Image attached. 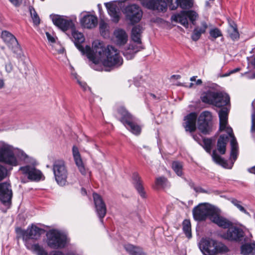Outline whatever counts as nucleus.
I'll return each mask as SVG.
<instances>
[{
    "label": "nucleus",
    "mask_w": 255,
    "mask_h": 255,
    "mask_svg": "<svg viewBox=\"0 0 255 255\" xmlns=\"http://www.w3.org/2000/svg\"><path fill=\"white\" fill-rule=\"evenodd\" d=\"M176 5L171 4L169 6L171 10L176 9L178 6L183 9H189L193 5V0H176Z\"/></svg>",
    "instance_id": "bb28decb"
},
{
    "label": "nucleus",
    "mask_w": 255,
    "mask_h": 255,
    "mask_svg": "<svg viewBox=\"0 0 255 255\" xmlns=\"http://www.w3.org/2000/svg\"><path fill=\"white\" fill-rule=\"evenodd\" d=\"M47 245L52 249H62L66 246V236L55 230L49 231L47 234Z\"/></svg>",
    "instance_id": "423d86ee"
},
{
    "label": "nucleus",
    "mask_w": 255,
    "mask_h": 255,
    "mask_svg": "<svg viewBox=\"0 0 255 255\" xmlns=\"http://www.w3.org/2000/svg\"><path fill=\"white\" fill-rule=\"evenodd\" d=\"M228 137L225 134L221 135L217 141V149L221 154H224L226 150V145Z\"/></svg>",
    "instance_id": "c756f323"
},
{
    "label": "nucleus",
    "mask_w": 255,
    "mask_h": 255,
    "mask_svg": "<svg viewBox=\"0 0 255 255\" xmlns=\"http://www.w3.org/2000/svg\"><path fill=\"white\" fill-rule=\"evenodd\" d=\"M126 18L131 24L138 22L142 16V11L140 8L136 4H130L126 7L124 9Z\"/></svg>",
    "instance_id": "f8f14e48"
},
{
    "label": "nucleus",
    "mask_w": 255,
    "mask_h": 255,
    "mask_svg": "<svg viewBox=\"0 0 255 255\" xmlns=\"http://www.w3.org/2000/svg\"><path fill=\"white\" fill-rule=\"evenodd\" d=\"M44 232V230L43 229L32 225L30 228H28L26 230L23 232V238L25 240L28 239L37 240Z\"/></svg>",
    "instance_id": "6ab92c4d"
},
{
    "label": "nucleus",
    "mask_w": 255,
    "mask_h": 255,
    "mask_svg": "<svg viewBox=\"0 0 255 255\" xmlns=\"http://www.w3.org/2000/svg\"><path fill=\"white\" fill-rule=\"evenodd\" d=\"M183 231L187 238L191 237V224L189 220H185L183 221Z\"/></svg>",
    "instance_id": "4c0bfd02"
},
{
    "label": "nucleus",
    "mask_w": 255,
    "mask_h": 255,
    "mask_svg": "<svg viewBox=\"0 0 255 255\" xmlns=\"http://www.w3.org/2000/svg\"><path fill=\"white\" fill-rule=\"evenodd\" d=\"M198 17L197 13L194 10H182L180 13L174 14L171 16L172 20L178 22L186 28H188L189 22L188 18L193 25Z\"/></svg>",
    "instance_id": "6e6552de"
},
{
    "label": "nucleus",
    "mask_w": 255,
    "mask_h": 255,
    "mask_svg": "<svg viewBox=\"0 0 255 255\" xmlns=\"http://www.w3.org/2000/svg\"><path fill=\"white\" fill-rule=\"evenodd\" d=\"M120 117V121L126 128L135 134H138L141 131L140 127L135 123V119L125 108L121 107L118 110Z\"/></svg>",
    "instance_id": "39448f33"
},
{
    "label": "nucleus",
    "mask_w": 255,
    "mask_h": 255,
    "mask_svg": "<svg viewBox=\"0 0 255 255\" xmlns=\"http://www.w3.org/2000/svg\"><path fill=\"white\" fill-rule=\"evenodd\" d=\"M17 156L21 160L28 161V156L22 150H18L16 153Z\"/></svg>",
    "instance_id": "09e8293b"
},
{
    "label": "nucleus",
    "mask_w": 255,
    "mask_h": 255,
    "mask_svg": "<svg viewBox=\"0 0 255 255\" xmlns=\"http://www.w3.org/2000/svg\"><path fill=\"white\" fill-rule=\"evenodd\" d=\"M23 174L27 175L28 179L31 180H39L42 175L41 172L36 169L34 166L26 165L19 168Z\"/></svg>",
    "instance_id": "a211bd4d"
},
{
    "label": "nucleus",
    "mask_w": 255,
    "mask_h": 255,
    "mask_svg": "<svg viewBox=\"0 0 255 255\" xmlns=\"http://www.w3.org/2000/svg\"><path fill=\"white\" fill-rule=\"evenodd\" d=\"M212 157L215 162L222 165L224 167H226L227 161L222 158L219 155H218L217 153L216 150L213 151Z\"/></svg>",
    "instance_id": "e433bc0d"
},
{
    "label": "nucleus",
    "mask_w": 255,
    "mask_h": 255,
    "mask_svg": "<svg viewBox=\"0 0 255 255\" xmlns=\"http://www.w3.org/2000/svg\"><path fill=\"white\" fill-rule=\"evenodd\" d=\"M93 196L97 214L101 221L103 222V219L105 217L107 213L106 204L101 196L99 194L94 193Z\"/></svg>",
    "instance_id": "dca6fc26"
},
{
    "label": "nucleus",
    "mask_w": 255,
    "mask_h": 255,
    "mask_svg": "<svg viewBox=\"0 0 255 255\" xmlns=\"http://www.w3.org/2000/svg\"><path fill=\"white\" fill-rule=\"evenodd\" d=\"M241 252L243 255H255V243L243 245Z\"/></svg>",
    "instance_id": "7c9ffc66"
},
{
    "label": "nucleus",
    "mask_w": 255,
    "mask_h": 255,
    "mask_svg": "<svg viewBox=\"0 0 255 255\" xmlns=\"http://www.w3.org/2000/svg\"><path fill=\"white\" fill-rule=\"evenodd\" d=\"M196 85H199L202 83V81L201 79H198L196 81Z\"/></svg>",
    "instance_id": "680f3d73"
},
{
    "label": "nucleus",
    "mask_w": 255,
    "mask_h": 255,
    "mask_svg": "<svg viewBox=\"0 0 255 255\" xmlns=\"http://www.w3.org/2000/svg\"><path fill=\"white\" fill-rule=\"evenodd\" d=\"M231 156L235 161L236 160L237 158L238 153V144L235 137H233V138H232L231 140Z\"/></svg>",
    "instance_id": "72a5a7b5"
},
{
    "label": "nucleus",
    "mask_w": 255,
    "mask_h": 255,
    "mask_svg": "<svg viewBox=\"0 0 255 255\" xmlns=\"http://www.w3.org/2000/svg\"><path fill=\"white\" fill-rule=\"evenodd\" d=\"M30 12L34 23L36 25L39 24L40 23V19L36 12L34 9H30Z\"/></svg>",
    "instance_id": "c03bdc74"
},
{
    "label": "nucleus",
    "mask_w": 255,
    "mask_h": 255,
    "mask_svg": "<svg viewBox=\"0 0 255 255\" xmlns=\"http://www.w3.org/2000/svg\"><path fill=\"white\" fill-rule=\"evenodd\" d=\"M50 17L53 23L63 31L71 29L74 27L73 22L71 19H65L63 16L58 15H51Z\"/></svg>",
    "instance_id": "2eb2a0df"
},
{
    "label": "nucleus",
    "mask_w": 255,
    "mask_h": 255,
    "mask_svg": "<svg viewBox=\"0 0 255 255\" xmlns=\"http://www.w3.org/2000/svg\"><path fill=\"white\" fill-rule=\"evenodd\" d=\"M140 49V46L135 48V46L131 44L129 45V49L128 50L125 51L123 54L125 57H126L127 59H130L134 57V54L137 51H139Z\"/></svg>",
    "instance_id": "473e14b6"
},
{
    "label": "nucleus",
    "mask_w": 255,
    "mask_h": 255,
    "mask_svg": "<svg viewBox=\"0 0 255 255\" xmlns=\"http://www.w3.org/2000/svg\"><path fill=\"white\" fill-rule=\"evenodd\" d=\"M155 185L157 187L165 188L170 186L166 178L163 176L157 177L155 180Z\"/></svg>",
    "instance_id": "c9c22d12"
},
{
    "label": "nucleus",
    "mask_w": 255,
    "mask_h": 255,
    "mask_svg": "<svg viewBox=\"0 0 255 255\" xmlns=\"http://www.w3.org/2000/svg\"><path fill=\"white\" fill-rule=\"evenodd\" d=\"M141 27L139 26H134L131 30V38L137 44L141 43L140 34Z\"/></svg>",
    "instance_id": "2f4dec72"
},
{
    "label": "nucleus",
    "mask_w": 255,
    "mask_h": 255,
    "mask_svg": "<svg viewBox=\"0 0 255 255\" xmlns=\"http://www.w3.org/2000/svg\"><path fill=\"white\" fill-rule=\"evenodd\" d=\"M226 229L227 231L222 234V237L229 241H234L236 242H241L246 241L245 233L243 229L237 226H233L231 224Z\"/></svg>",
    "instance_id": "1a4fd4ad"
},
{
    "label": "nucleus",
    "mask_w": 255,
    "mask_h": 255,
    "mask_svg": "<svg viewBox=\"0 0 255 255\" xmlns=\"http://www.w3.org/2000/svg\"><path fill=\"white\" fill-rule=\"evenodd\" d=\"M98 19L93 15L88 14L84 16L81 20L82 25L85 28H92L97 24Z\"/></svg>",
    "instance_id": "b1692460"
},
{
    "label": "nucleus",
    "mask_w": 255,
    "mask_h": 255,
    "mask_svg": "<svg viewBox=\"0 0 255 255\" xmlns=\"http://www.w3.org/2000/svg\"><path fill=\"white\" fill-rule=\"evenodd\" d=\"M58 52L59 53H63L64 52V49L63 48L60 47V48L58 50Z\"/></svg>",
    "instance_id": "e2e57ef3"
},
{
    "label": "nucleus",
    "mask_w": 255,
    "mask_h": 255,
    "mask_svg": "<svg viewBox=\"0 0 255 255\" xmlns=\"http://www.w3.org/2000/svg\"><path fill=\"white\" fill-rule=\"evenodd\" d=\"M228 32L230 38L233 40L239 38V33L236 26L231 25L228 30Z\"/></svg>",
    "instance_id": "58836bf2"
},
{
    "label": "nucleus",
    "mask_w": 255,
    "mask_h": 255,
    "mask_svg": "<svg viewBox=\"0 0 255 255\" xmlns=\"http://www.w3.org/2000/svg\"><path fill=\"white\" fill-rule=\"evenodd\" d=\"M192 212L196 221H205L208 217L213 223L222 228H227L231 224L230 221L220 216L217 209L208 203L199 204L193 208Z\"/></svg>",
    "instance_id": "f03ea898"
},
{
    "label": "nucleus",
    "mask_w": 255,
    "mask_h": 255,
    "mask_svg": "<svg viewBox=\"0 0 255 255\" xmlns=\"http://www.w3.org/2000/svg\"><path fill=\"white\" fill-rule=\"evenodd\" d=\"M229 109L227 107L222 108L219 112L220 128H224L228 124Z\"/></svg>",
    "instance_id": "cd10ccee"
},
{
    "label": "nucleus",
    "mask_w": 255,
    "mask_h": 255,
    "mask_svg": "<svg viewBox=\"0 0 255 255\" xmlns=\"http://www.w3.org/2000/svg\"><path fill=\"white\" fill-rule=\"evenodd\" d=\"M141 4L144 7L157 11L158 12H165L167 8V5L165 0H141Z\"/></svg>",
    "instance_id": "4468645a"
},
{
    "label": "nucleus",
    "mask_w": 255,
    "mask_h": 255,
    "mask_svg": "<svg viewBox=\"0 0 255 255\" xmlns=\"http://www.w3.org/2000/svg\"><path fill=\"white\" fill-rule=\"evenodd\" d=\"M231 203L237 207L241 212L247 215L250 216L249 212L242 205V201L237 200L236 198H232L229 199Z\"/></svg>",
    "instance_id": "f704fd0d"
},
{
    "label": "nucleus",
    "mask_w": 255,
    "mask_h": 255,
    "mask_svg": "<svg viewBox=\"0 0 255 255\" xmlns=\"http://www.w3.org/2000/svg\"><path fill=\"white\" fill-rule=\"evenodd\" d=\"M46 35L47 37V39L49 42H50L52 43H55L56 42V39L55 37L51 35L50 33L46 32Z\"/></svg>",
    "instance_id": "8fccbe9b"
},
{
    "label": "nucleus",
    "mask_w": 255,
    "mask_h": 255,
    "mask_svg": "<svg viewBox=\"0 0 255 255\" xmlns=\"http://www.w3.org/2000/svg\"><path fill=\"white\" fill-rule=\"evenodd\" d=\"M7 174V169L5 167L0 164V181L4 179Z\"/></svg>",
    "instance_id": "de8ad7c7"
},
{
    "label": "nucleus",
    "mask_w": 255,
    "mask_h": 255,
    "mask_svg": "<svg viewBox=\"0 0 255 255\" xmlns=\"http://www.w3.org/2000/svg\"><path fill=\"white\" fill-rule=\"evenodd\" d=\"M5 69L6 72L9 73L12 72L13 70V67L11 63H8L5 65Z\"/></svg>",
    "instance_id": "603ef678"
},
{
    "label": "nucleus",
    "mask_w": 255,
    "mask_h": 255,
    "mask_svg": "<svg viewBox=\"0 0 255 255\" xmlns=\"http://www.w3.org/2000/svg\"><path fill=\"white\" fill-rule=\"evenodd\" d=\"M77 82L84 91H86L87 89H90V88L87 86L85 82L80 81L79 79H77Z\"/></svg>",
    "instance_id": "3c124183"
},
{
    "label": "nucleus",
    "mask_w": 255,
    "mask_h": 255,
    "mask_svg": "<svg viewBox=\"0 0 255 255\" xmlns=\"http://www.w3.org/2000/svg\"><path fill=\"white\" fill-rule=\"evenodd\" d=\"M132 179L133 186L141 197L142 198H146L143 183L139 174L136 172H134L132 174Z\"/></svg>",
    "instance_id": "412c9836"
},
{
    "label": "nucleus",
    "mask_w": 255,
    "mask_h": 255,
    "mask_svg": "<svg viewBox=\"0 0 255 255\" xmlns=\"http://www.w3.org/2000/svg\"><path fill=\"white\" fill-rule=\"evenodd\" d=\"M81 194L83 195H85L87 194L86 190L83 188L81 189Z\"/></svg>",
    "instance_id": "052dcab7"
},
{
    "label": "nucleus",
    "mask_w": 255,
    "mask_h": 255,
    "mask_svg": "<svg viewBox=\"0 0 255 255\" xmlns=\"http://www.w3.org/2000/svg\"><path fill=\"white\" fill-rule=\"evenodd\" d=\"M210 35L211 37L214 39H216L222 36V33L221 31L218 28H215L210 30Z\"/></svg>",
    "instance_id": "a18cd8bd"
},
{
    "label": "nucleus",
    "mask_w": 255,
    "mask_h": 255,
    "mask_svg": "<svg viewBox=\"0 0 255 255\" xmlns=\"http://www.w3.org/2000/svg\"><path fill=\"white\" fill-rule=\"evenodd\" d=\"M66 255H76V254L74 252H69L66 254Z\"/></svg>",
    "instance_id": "0e129e2a"
},
{
    "label": "nucleus",
    "mask_w": 255,
    "mask_h": 255,
    "mask_svg": "<svg viewBox=\"0 0 255 255\" xmlns=\"http://www.w3.org/2000/svg\"><path fill=\"white\" fill-rule=\"evenodd\" d=\"M193 138L196 141H198V139L199 138L198 136L196 135H192Z\"/></svg>",
    "instance_id": "774afa93"
},
{
    "label": "nucleus",
    "mask_w": 255,
    "mask_h": 255,
    "mask_svg": "<svg viewBox=\"0 0 255 255\" xmlns=\"http://www.w3.org/2000/svg\"><path fill=\"white\" fill-rule=\"evenodd\" d=\"M0 162L11 166H16L18 164L11 146L3 144L0 147Z\"/></svg>",
    "instance_id": "9d476101"
},
{
    "label": "nucleus",
    "mask_w": 255,
    "mask_h": 255,
    "mask_svg": "<svg viewBox=\"0 0 255 255\" xmlns=\"http://www.w3.org/2000/svg\"><path fill=\"white\" fill-rule=\"evenodd\" d=\"M105 6L107 7L108 13L112 18V20L115 22H118L120 19L119 12L116 6H114L111 3H105Z\"/></svg>",
    "instance_id": "c85d7f7f"
},
{
    "label": "nucleus",
    "mask_w": 255,
    "mask_h": 255,
    "mask_svg": "<svg viewBox=\"0 0 255 255\" xmlns=\"http://www.w3.org/2000/svg\"><path fill=\"white\" fill-rule=\"evenodd\" d=\"M252 130L255 131V116H253L252 117Z\"/></svg>",
    "instance_id": "5fc2aeb1"
},
{
    "label": "nucleus",
    "mask_w": 255,
    "mask_h": 255,
    "mask_svg": "<svg viewBox=\"0 0 255 255\" xmlns=\"http://www.w3.org/2000/svg\"><path fill=\"white\" fill-rule=\"evenodd\" d=\"M240 70V68H236L235 69H233L232 70L230 71V73L232 74H233V73H235L236 72H237L239 71Z\"/></svg>",
    "instance_id": "4d7b16f0"
},
{
    "label": "nucleus",
    "mask_w": 255,
    "mask_h": 255,
    "mask_svg": "<svg viewBox=\"0 0 255 255\" xmlns=\"http://www.w3.org/2000/svg\"><path fill=\"white\" fill-rule=\"evenodd\" d=\"M73 40L75 46L83 54H86L88 58L93 62V68L100 70L95 67L99 63L106 68L105 71H110L111 69L118 68L123 63V58L120 54L119 51L113 46L105 47L102 43L94 42L91 48L87 45L84 48L81 44L84 42L83 34L75 30L74 27L71 29Z\"/></svg>",
    "instance_id": "f257e3e1"
},
{
    "label": "nucleus",
    "mask_w": 255,
    "mask_h": 255,
    "mask_svg": "<svg viewBox=\"0 0 255 255\" xmlns=\"http://www.w3.org/2000/svg\"><path fill=\"white\" fill-rule=\"evenodd\" d=\"M4 84V83L3 80L0 79V89L3 87Z\"/></svg>",
    "instance_id": "13d9d810"
},
{
    "label": "nucleus",
    "mask_w": 255,
    "mask_h": 255,
    "mask_svg": "<svg viewBox=\"0 0 255 255\" xmlns=\"http://www.w3.org/2000/svg\"><path fill=\"white\" fill-rule=\"evenodd\" d=\"M248 171L251 173L255 174V166L251 168H249Z\"/></svg>",
    "instance_id": "6e6d98bb"
},
{
    "label": "nucleus",
    "mask_w": 255,
    "mask_h": 255,
    "mask_svg": "<svg viewBox=\"0 0 255 255\" xmlns=\"http://www.w3.org/2000/svg\"><path fill=\"white\" fill-rule=\"evenodd\" d=\"M203 102L221 107L230 103V97L225 93L209 91L201 96Z\"/></svg>",
    "instance_id": "20e7f679"
},
{
    "label": "nucleus",
    "mask_w": 255,
    "mask_h": 255,
    "mask_svg": "<svg viewBox=\"0 0 255 255\" xmlns=\"http://www.w3.org/2000/svg\"><path fill=\"white\" fill-rule=\"evenodd\" d=\"M149 96L154 100L156 99V96H155V95H154L153 94L150 93V94H149Z\"/></svg>",
    "instance_id": "bf43d9fd"
},
{
    "label": "nucleus",
    "mask_w": 255,
    "mask_h": 255,
    "mask_svg": "<svg viewBox=\"0 0 255 255\" xmlns=\"http://www.w3.org/2000/svg\"><path fill=\"white\" fill-rule=\"evenodd\" d=\"M53 171L57 183L63 186L66 184L68 170L65 162L62 160L55 161L53 165Z\"/></svg>",
    "instance_id": "0eeeda50"
},
{
    "label": "nucleus",
    "mask_w": 255,
    "mask_h": 255,
    "mask_svg": "<svg viewBox=\"0 0 255 255\" xmlns=\"http://www.w3.org/2000/svg\"><path fill=\"white\" fill-rule=\"evenodd\" d=\"M199 248L204 255H220L229 252L228 248L223 243L212 239H203Z\"/></svg>",
    "instance_id": "7ed1b4c3"
},
{
    "label": "nucleus",
    "mask_w": 255,
    "mask_h": 255,
    "mask_svg": "<svg viewBox=\"0 0 255 255\" xmlns=\"http://www.w3.org/2000/svg\"><path fill=\"white\" fill-rule=\"evenodd\" d=\"M124 249L130 255H146L142 248L130 244L124 245Z\"/></svg>",
    "instance_id": "393cba45"
},
{
    "label": "nucleus",
    "mask_w": 255,
    "mask_h": 255,
    "mask_svg": "<svg viewBox=\"0 0 255 255\" xmlns=\"http://www.w3.org/2000/svg\"><path fill=\"white\" fill-rule=\"evenodd\" d=\"M208 27L207 23L205 21L201 22V27H196L193 30L191 38L193 40L196 41L201 37L202 34L204 33Z\"/></svg>",
    "instance_id": "a878e982"
},
{
    "label": "nucleus",
    "mask_w": 255,
    "mask_h": 255,
    "mask_svg": "<svg viewBox=\"0 0 255 255\" xmlns=\"http://www.w3.org/2000/svg\"><path fill=\"white\" fill-rule=\"evenodd\" d=\"M100 32L103 36H106L108 35L109 32L108 30V25L105 22H104V21L100 22Z\"/></svg>",
    "instance_id": "79ce46f5"
},
{
    "label": "nucleus",
    "mask_w": 255,
    "mask_h": 255,
    "mask_svg": "<svg viewBox=\"0 0 255 255\" xmlns=\"http://www.w3.org/2000/svg\"><path fill=\"white\" fill-rule=\"evenodd\" d=\"M220 130L221 131L225 130L231 138L235 137L232 128L228 126V124L226 125V127L223 129L220 128Z\"/></svg>",
    "instance_id": "49530a36"
},
{
    "label": "nucleus",
    "mask_w": 255,
    "mask_h": 255,
    "mask_svg": "<svg viewBox=\"0 0 255 255\" xmlns=\"http://www.w3.org/2000/svg\"><path fill=\"white\" fill-rule=\"evenodd\" d=\"M12 192L10 184L7 182L0 183V200L4 205L11 202Z\"/></svg>",
    "instance_id": "f3484780"
},
{
    "label": "nucleus",
    "mask_w": 255,
    "mask_h": 255,
    "mask_svg": "<svg viewBox=\"0 0 255 255\" xmlns=\"http://www.w3.org/2000/svg\"><path fill=\"white\" fill-rule=\"evenodd\" d=\"M212 113L204 111L200 115L198 120V128L203 134H209L211 130Z\"/></svg>",
    "instance_id": "9b49d317"
},
{
    "label": "nucleus",
    "mask_w": 255,
    "mask_h": 255,
    "mask_svg": "<svg viewBox=\"0 0 255 255\" xmlns=\"http://www.w3.org/2000/svg\"><path fill=\"white\" fill-rule=\"evenodd\" d=\"M128 39V34L124 29L118 28L114 31L113 40L117 45H125L127 42Z\"/></svg>",
    "instance_id": "4be33fe9"
},
{
    "label": "nucleus",
    "mask_w": 255,
    "mask_h": 255,
    "mask_svg": "<svg viewBox=\"0 0 255 255\" xmlns=\"http://www.w3.org/2000/svg\"><path fill=\"white\" fill-rule=\"evenodd\" d=\"M196 77H197L196 76H193V77H192L190 78V81H195Z\"/></svg>",
    "instance_id": "338daca9"
},
{
    "label": "nucleus",
    "mask_w": 255,
    "mask_h": 255,
    "mask_svg": "<svg viewBox=\"0 0 255 255\" xmlns=\"http://www.w3.org/2000/svg\"><path fill=\"white\" fill-rule=\"evenodd\" d=\"M197 115L195 113H191L188 115L184 119V128L186 131H194L196 128V123Z\"/></svg>",
    "instance_id": "5701e85b"
},
{
    "label": "nucleus",
    "mask_w": 255,
    "mask_h": 255,
    "mask_svg": "<svg viewBox=\"0 0 255 255\" xmlns=\"http://www.w3.org/2000/svg\"><path fill=\"white\" fill-rule=\"evenodd\" d=\"M72 153L76 165H77L79 171L84 175L89 173L88 169H87L83 162L78 148L76 146H73L72 148Z\"/></svg>",
    "instance_id": "aec40b11"
},
{
    "label": "nucleus",
    "mask_w": 255,
    "mask_h": 255,
    "mask_svg": "<svg viewBox=\"0 0 255 255\" xmlns=\"http://www.w3.org/2000/svg\"><path fill=\"white\" fill-rule=\"evenodd\" d=\"M250 79H255V72L249 77Z\"/></svg>",
    "instance_id": "69168bd1"
},
{
    "label": "nucleus",
    "mask_w": 255,
    "mask_h": 255,
    "mask_svg": "<svg viewBox=\"0 0 255 255\" xmlns=\"http://www.w3.org/2000/svg\"><path fill=\"white\" fill-rule=\"evenodd\" d=\"M15 6L18 5L21 2L22 0H9Z\"/></svg>",
    "instance_id": "864d4df0"
},
{
    "label": "nucleus",
    "mask_w": 255,
    "mask_h": 255,
    "mask_svg": "<svg viewBox=\"0 0 255 255\" xmlns=\"http://www.w3.org/2000/svg\"><path fill=\"white\" fill-rule=\"evenodd\" d=\"M203 147L206 150V151L210 153L211 151V147H212V140L209 138H204L203 140Z\"/></svg>",
    "instance_id": "37998d69"
},
{
    "label": "nucleus",
    "mask_w": 255,
    "mask_h": 255,
    "mask_svg": "<svg viewBox=\"0 0 255 255\" xmlns=\"http://www.w3.org/2000/svg\"><path fill=\"white\" fill-rule=\"evenodd\" d=\"M1 38L12 52L16 54H20L21 47L13 35L7 31H3L1 35Z\"/></svg>",
    "instance_id": "ddd939ff"
},
{
    "label": "nucleus",
    "mask_w": 255,
    "mask_h": 255,
    "mask_svg": "<svg viewBox=\"0 0 255 255\" xmlns=\"http://www.w3.org/2000/svg\"><path fill=\"white\" fill-rule=\"evenodd\" d=\"M182 164L180 162L174 161L172 163V169L178 176H181L182 175Z\"/></svg>",
    "instance_id": "ea45409f"
},
{
    "label": "nucleus",
    "mask_w": 255,
    "mask_h": 255,
    "mask_svg": "<svg viewBox=\"0 0 255 255\" xmlns=\"http://www.w3.org/2000/svg\"><path fill=\"white\" fill-rule=\"evenodd\" d=\"M189 185L197 193H209L208 191L204 189L201 187L196 186L195 183L192 181L189 182Z\"/></svg>",
    "instance_id": "a19ab883"
}]
</instances>
